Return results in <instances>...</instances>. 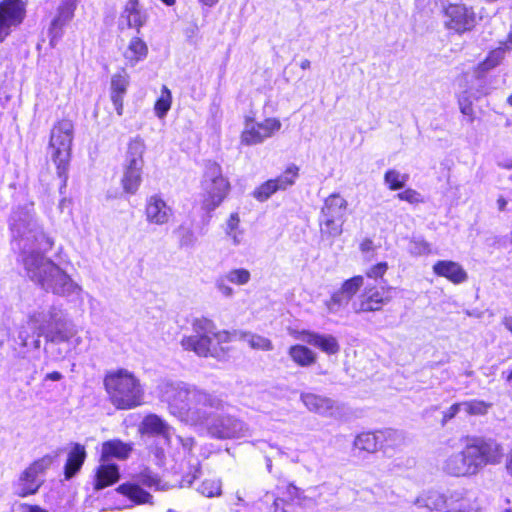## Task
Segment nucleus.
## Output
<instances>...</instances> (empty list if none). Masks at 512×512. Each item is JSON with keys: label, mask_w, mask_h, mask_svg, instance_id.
<instances>
[{"label": "nucleus", "mask_w": 512, "mask_h": 512, "mask_svg": "<svg viewBox=\"0 0 512 512\" xmlns=\"http://www.w3.org/2000/svg\"><path fill=\"white\" fill-rule=\"evenodd\" d=\"M478 17L473 7L464 4H449L444 8V27L458 35L472 31L478 24Z\"/></svg>", "instance_id": "11"}, {"label": "nucleus", "mask_w": 512, "mask_h": 512, "mask_svg": "<svg viewBox=\"0 0 512 512\" xmlns=\"http://www.w3.org/2000/svg\"><path fill=\"white\" fill-rule=\"evenodd\" d=\"M74 138V125L71 120L63 119L51 129L49 148L51 158L57 168V174L66 186L68 168L71 159V147Z\"/></svg>", "instance_id": "6"}, {"label": "nucleus", "mask_w": 512, "mask_h": 512, "mask_svg": "<svg viewBox=\"0 0 512 512\" xmlns=\"http://www.w3.org/2000/svg\"><path fill=\"white\" fill-rule=\"evenodd\" d=\"M392 434V430L377 431L376 433H361L356 437L354 446L363 451L375 452L382 446L384 438L386 436H391Z\"/></svg>", "instance_id": "32"}, {"label": "nucleus", "mask_w": 512, "mask_h": 512, "mask_svg": "<svg viewBox=\"0 0 512 512\" xmlns=\"http://www.w3.org/2000/svg\"><path fill=\"white\" fill-rule=\"evenodd\" d=\"M148 54V46L140 37H132L124 51V58L130 66H135L143 61Z\"/></svg>", "instance_id": "34"}, {"label": "nucleus", "mask_w": 512, "mask_h": 512, "mask_svg": "<svg viewBox=\"0 0 512 512\" xmlns=\"http://www.w3.org/2000/svg\"><path fill=\"white\" fill-rule=\"evenodd\" d=\"M408 179L409 176L407 174H402L395 169H389L384 174V182L390 190L402 189L406 185Z\"/></svg>", "instance_id": "41"}, {"label": "nucleus", "mask_w": 512, "mask_h": 512, "mask_svg": "<svg viewBox=\"0 0 512 512\" xmlns=\"http://www.w3.org/2000/svg\"><path fill=\"white\" fill-rule=\"evenodd\" d=\"M235 496L237 499V502L235 503L236 506H243V507L248 506L247 502L242 498L239 491L236 492Z\"/></svg>", "instance_id": "62"}, {"label": "nucleus", "mask_w": 512, "mask_h": 512, "mask_svg": "<svg viewBox=\"0 0 512 512\" xmlns=\"http://www.w3.org/2000/svg\"><path fill=\"white\" fill-rule=\"evenodd\" d=\"M139 431L144 435L162 437L169 442L173 428L160 416L149 414L142 420Z\"/></svg>", "instance_id": "28"}, {"label": "nucleus", "mask_w": 512, "mask_h": 512, "mask_svg": "<svg viewBox=\"0 0 512 512\" xmlns=\"http://www.w3.org/2000/svg\"><path fill=\"white\" fill-rule=\"evenodd\" d=\"M468 444L461 452L448 456L443 463V470L456 477L473 476L478 473L477 464Z\"/></svg>", "instance_id": "17"}, {"label": "nucleus", "mask_w": 512, "mask_h": 512, "mask_svg": "<svg viewBox=\"0 0 512 512\" xmlns=\"http://www.w3.org/2000/svg\"><path fill=\"white\" fill-rule=\"evenodd\" d=\"M117 491L129 497L136 504L150 503L152 498L148 492L135 484H122L117 488Z\"/></svg>", "instance_id": "37"}, {"label": "nucleus", "mask_w": 512, "mask_h": 512, "mask_svg": "<svg viewBox=\"0 0 512 512\" xmlns=\"http://www.w3.org/2000/svg\"><path fill=\"white\" fill-rule=\"evenodd\" d=\"M159 397L170 414L192 426L203 425L213 411H222L227 406L219 395L182 381L163 382Z\"/></svg>", "instance_id": "3"}, {"label": "nucleus", "mask_w": 512, "mask_h": 512, "mask_svg": "<svg viewBox=\"0 0 512 512\" xmlns=\"http://www.w3.org/2000/svg\"><path fill=\"white\" fill-rule=\"evenodd\" d=\"M193 334L181 339V346L200 357H217L216 345L227 343L231 335L226 330H218L214 322L207 318L195 319L192 323Z\"/></svg>", "instance_id": "5"}, {"label": "nucleus", "mask_w": 512, "mask_h": 512, "mask_svg": "<svg viewBox=\"0 0 512 512\" xmlns=\"http://www.w3.org/2000/svg\"><path fill=\"white\" fill-rule=\"evenodd\" d=\"M241 339L255 350L271 351L273 349L271 340L258 334L242 332Z\"/></svg>", "instance_id": "38"}, {"label": "nucleus", "mask_w": 512, "mask_h": 512, "mask_svg": "<svg viewBox=\"0 0 512 512\" xmlns=\"http://www.w3.org/2000/svg\"><path fill=\"white\" fill-rule=\"evenodd\" d=\"M408 251L413 256H422L431 251L430 244L422 238H412L408 245Z\"/></svg>", "instance_id": "46"}, {"label": "nucleus", "mask_w": 512, "mask_h": 512, "mask_svg": "<svg viewBox=\"0 0 512 512\" xmlns=\"http://www.w3.org/2000/svg\"><path fill=\"white\" fill-rule=\"evenodd\" d=\"M497 206L499 211H504L507 206V200L504 197H499L497 200Z\"/></svg>", "instance_id": "61"}, {"label": "nucleus", "mask_w": 512, "mask_h": 512, "mask_svg": "<svg viewBox=\"0 0 512 512\" xmlns=\"http://www.w3.org/2000/svg\"><path fill=\"white\" fill-rule=\"evenodd\" d=\"M85 447L79 443H73L68 453L67 461L64 467L65 478L70 479L81 469L86 459Z\"/></svg>", "instance_id": "33"}, {"label": "nucleus", "mask_w": 512, "mask_h": 512, "mask_svg": "<svg viewBox=\"0 0 512 512\" xmlns=\"http://www.w3.org/2000/svg\"><path fill=\"white\" fill-rule=\"evenodd\" d=\"M397 197L402 200L406 201L410 204H416L422 202V197L419 192H417L414 189L408 188L400 193L397 194Z\"/></svg>", "instance_id": "49"}, {"label": "nucleus", "mask_w": 512, "mask_h": 512, "mask_svg": "<svg viewBox=\"0 0 512 512\" xmlns=\"http://www.w3.org/2000/svg\"><path fill=\"white\" fill-rule=\"evenodd\" d=\"M9 228L17 261L29 280L58 296L81 297L82 287L46 256L54 240L39 224L33 205L15 208L9 218Z\"/></svg>", "instance_id": "1"}, {"label": "nucleus", "mask_w": 512, "mask_h": 512, "mask_svg": "<svg viewBox=\"0 0 512 512\" xmlns=\"http://www.w3.org/2000/svg\"><path fill=\"white\" fill-rule=\"evenodd\" d=\"M197 491L207 498L219 497L222 495V480L220 478L205 479L198 486Z\"/></svg>", "instance_id": "39"}, {"label": "nucleus", "mask_w": 512, "mask_h": 512, "mask_svg": "<svg viewBox=\"0 0 512 512\" xmlns=\"http://www.w3.org/2000/svg\"><path fill=\"white\" fill-rule=\"evenodd\" d=\"M133 451V444L123 442L120 439H112L102 443L101 462H108L111 458L126 460Z\"/></svg>", "instance_id": "29"}, {"label": "nucleus", "mask_w": 512, "mask_h": 512, "mask_svg": "<svg viewBox=\"0 0 512 512\" xmlns=\"http://www.w3.org/2000/svg\"><path fill=\"white\" fill-rule=\"evenodd\" d=\"M197 478V475L196 474H193L192 476H187L185 477L183 480H182V483H181V486L184 487V486H191L192 483L194 482V480Z\"/></svg>", "instance_id": "58"}, {"label": "nucleus", "mask_w": 512, "mask_h": 512, "mask_svg": "<svg viewBox=\"0 0 512 512\" xmlns=\"http://www.w3.org/2000/svg\"><path fill=\"white\" fill-rule=\"evenodd\" d=\"M56 458L57 454H46L30 463L14 481V493L20 497L36 494L44 484L46 473Z\"/></svg>", "instance_id": "8"}, {"label": "nucleus", "mask_w": 512, "mask_h": 512, "mask_svg": "<svg viewBox=\"0 0 512 512\" xmlns=\"http://www.w3.org/2000/svg\"><path fill=\"white\" fill-rule=\"evenodd\" d=\"M465 499L463 501H460L458 502L457 504V508L456 509H451V510H448L446 512H465V509H466V505L464 503Z\"/></svg>", "instance_id": "60"}, {"label": "nucleus", "mask_w": 512, "mask_h": 512, "mask_svg": "<svg viewBox=\"0 0 512 512\" xmlns=\"http://www.w3.org/2000/svg\"><path fill=\"white\" fill-rule=\"evenodd\" d=\"M299 339L328 355L337 354L340 345L337 338L331 334H321L314 331L304 330L300 332Z\"/></svg>", "instance_id": "24"}, {"label": "nucleus", "mask_w": 512, "mask_h": 512, "mask_svg": "<svg viewBox=\"0 0 512 512\" xmlns=\"http://www.w3.org/2000/svg\"><path fill=\"white\" fill-rule=\"evenodd\" d=\"M281 128V122L277 118H267L263 122H256L247 118L241 133V143L247 146L262 143L270 138Z\"/></svg>", "instance_id": "13"}, {"label": "nucleus", "mask_w": 512, "mask_h": 512, "mask_svg": "<svg viewBox=\"0 0 512 512\" xmlns=\"http://www.w3.org/2000/svg\"><path fill=\"white\" fill-rule=\"evenodd\" d=\"M140 482L149 488H154L155 490H164L166 488V485L162 484V481L158 476L150 472L143 473L140 476Z\"/></svg>", "instance_id": "47"}, {"label": "nucleus", "mask_w": 512, "mask_h": 512, "mask_svg": "<svg viewBox=\"0 0 512 512\" xmlns=\"http://www.w3.org/2000/svg\"><path fill=\"white\" fill-rule=\"evenodd\" d=\"M120 478L119 467L114 463L101 462L96 468L94 476V489L102 490L115 484Z\"/></svg>", "instance_id": "31"}, {"label": "nucleus", "mask_w": 512, "mask_h": 512, "mask_svg": "<svg viewBox=\"0 0 512 512\" xmlns=\"http://www.w3.org/2000/svg\"><path fill=\"white\" fill-rule=\"evenodd\" d=\"M172 95L167 86H163L159 98L157 99L154 111L158 118L162 119L166 116L171 108Z\"/></svg>", "instance_id": "40"}, {"label": "nucleus", "mask_w": 512, "mask_h": 512, "mask_svg": "<svg viewBox=\"0 0 512 512\" xmlns=\"http://www.w3.org/2000/svg\"><path fill=\"white\" fill-rule=\"evenodd\" d=\"M72 326L75 324L61 306H39L27 315L25 323L17 327L16 336L10 345L13 358L28 359L31 352H38L41 336L52 342L67 339L71 335Z\"/></svg>", "instance_id": "2"}, {"label": "nucleus", "mask_w": 512, "mask_h": 512, "mask_svg": "<svg viewBox=\"0 0 512 512\" xmlns=\"http://www.w3.org/2000/svg\"><path fill=\"white\" fill-rule=\"evenodd\" d=\"M433 272L437 276L445 277L454 284H460L467 280V272L454 261L439 260L433 265Z\"/></svg>", "instance_id": "30"}, {"label": "nucleus", "mask_w": 512, "mask_h": 512, "mask_svg": "<svg viewBox=\"0 0 512 512\" xmlns=\"http://www.w3.org/2000/svg\"><path fill=\"white\" fill-rule=\"evenodd\" d=\"M147 13L140 7L139 0H128L121 12L119 25L134 28L137 32L147 21Z\"/></svg>", "instance_id": "26"}, {"label": "nucleus", "mask_w": 512, "mask_h": 512, "mask_svg": "<svg viewBox=\"0 0 512 512\" xmlns=\"http://www.w3.org/2000/svg\"><path fill=\"white\" fill-rule=\"evenodd\" d=\"M173 209L159 195L154 194L146 199L145 218L147 223L163 226L173 217Z\"/></svg>", "instance_id": "20"}, {"label": "nucleus", "mask_w": 512, "mask_h": 512, "mask_svg": "<svg viewBox=\"0 0 512 512\" xmlns=\"http://www.w3.org/2000/svg\"><path fill=\"white\" fill-rule=\"evenodd\" d=\"M360 251L362 253H369L370 251H373L374 250V243L371 239L369 238H365L361 243H360Z\"/></svg>", "instance_id": "56"}, {"label": "nucleus", "mask_w": 512, "mask_h": 512, "mask_svg": "<svg viewBox=\"0 0 512 512\" xmlns=\"http://www.w3.org/2000/svg\"><path fill=\"white\" fill-rule=\"evenodd\" d=\"M226 235L230 238L232 244L235 246L240 245L243 241V231L240 229L228 232Z\"/></svg>", "instance_id": "53"}, {"label": "nucleus", "mask_w": 512, "mask_h": 512, "mask_svg": "<svg viewBox=\"0 0 512 512\" xmlns=\"http://www.w3.org/2000/svg\"><path fill=\"white\" fill-rule=\"evenodd\" d=\"M463 411L468 415H485L491 407L490 403L483 400H470L462 402Z\"/></svg>", "instance_id": "43"}, {"label": "nucleus", "mask_w": 512, "mask_h": 512, "mask_svg": "<svg viewBox=\"0 0 512 512\" xmlns=\"http://www.w3.org/2000/svg\"><path fill=\"white\" fill-rule=\"evenodd\" d=\"M490 93V89L481 87L477 88L475 91H464L458 96V104L462 114L471 117V121L473 120V107L472 100L479 99L482 96H485Z\"/></svg>", "instance_id": "35"}, {"label": "nucleus", "mask_w": 512, "mask_h": 512, "mask_svg": "<svg viewBox=\"0 0 512 512\" xmlns=\"http://www.w3.org/2000/svg\"><path fill=\"white\" fill-rule=\"evenodd\" d=\"M269 500L273 501L271 507L272 512H287V510L284 507L285 501L283 499L275 498L273 494L267 493L265 495V501L268 502Z\"/></svg>", "instance_id": "50"}, {"label": "nucleus", "mask_w": 512, "mask_h": 512, "mask_svg": "<svg viewBox=\"0 0 512 512\" xmlns=\"http://www.w3.org/2000/svg\"><path fill=\"white\" fill-rule=\"evenodd\" d=\"M350 300L351 299L339 289L331 295L330 299L325 302V305L329 313L335 314L342 307L346 306Z\"/></svg>", "instance_id": "42"}, {"label": "nucleus", "mask_w": 512, "mask_h": 512, "mask_svg": "<svg viewBox=\"0 0 512 512\" xmlns=\"http://www.w3.org/2000/svg\"><path fill=\"white\" fill-rule=\"evenodd\" d=\"M145 143L140 137L130 140L123 165L121 184L123 190L129 194H135L142 182L143 154Z\"/></svg>", "instance_id": "9"}, {"label": "nucleus", "mask_w": 512, "mask_h": 512, "mask_svg": "<svg viewBox=\"0 0 512 512\" xmlns=\"http://www.w3.org/2000/svg\"><path fill=\"white\" fill-rule=\"evenodd\" d=\"M465 494L466 492L463 489L450 491L447 495L438 491H427L418 496L414 504L429 510H441L463 501Z\"/></svg>", "instance_id": "19"}, {"label": "nucleus", "mask_w": 512, "mask_h": 512, "mask_svg": "<svg viewBox=\"0 0 512 512\" xmlns=\"http://www.w3.org/2000/svg\"><path fill=\"white\" fill-rule=\"evenodd\" d=\"M478 472L488 464H498L503 457L502 446L493 439H479L469 444Z\"/></svg>", "instance_id": "18"}, {"label": "nucleus", "mask_w": 512, "mask_h": 512, "mask_svg": "<svg viewBox=\"0 0 512 512\" xmlns=\"http://www.w3.org/2000/svg\"><path fill=\"white\" fill-rule=\"evenodd\" d=\"M347 207L348 202L338 193H333L325 199L319 218L323 234L331 237L342 234Z\"/></svg>", "instance_id": "10"}, {"label": "nucleus", "mask_w": 512, "mask_h": 512, "mask_svg": "<svg viewBox=\"0 0 512 512\" xmlns=\"http://www.w3.org/2000/svg\"><path fill=\"white\" fill-rule=\"evenodd\" d=\"M203 190L202 208L211 212L221 205L230 192V182L223 175L221 166L208 161L205 164V170L201 181Z\"/></svg>", "instance_id": "7"}, {"label": "nucleus", "mask_w": 512, "mask_h": 512, "mask_svg": "<svg viewBox=\"0 0 512 512\" xmlns=\"http://www.w3.org/2000/svg\"><path fill=\"white\" fill-rule=\"evenodd\" d=\"M504 325L512 333V317H506L504 319Z\"/></svg>", "instance_id": "63"}, {"label": "nucleus", "mask_w": 512, "mask_h": 512, "mask_svg": "<svg viewBox=\"0 0 512 512\" xmlns=\"http://www.w3.org/2000/svg\"><path fill=\"white\" fill-rule=\"evenodd\" d=\"M77 0H63L49 27L50 45L55 46L63 35L64 27L72 20Z\"/></svg>", "instance_id": "21"}, {"label": "nucleus", "mask_w": 512, "mask_h": 512, "mask_svg": "<svg viewBox=\"0 0 512 512\" xmlns=\"http://www.w3.org/2000/svg\"><path fill=\"white\" fill-rule=\"evenodd\" d=\"M506 469L508 473L512 476V449L510 450L507 456Z\"/></svg>", "instance_id": "59"}, {"label": "nucleus", "mask_w": 512, "mask_h": 512, "mask_svg": "<svg viewBox=\"0 0 512 512\" xmlns=\"http://www.w3.org/2000/svg\"><path fill=\"white\" fill-rule=\"evenodd\" d=\"M300 399L309 411L324 417H332L338 410V406L335 401L321 395L314 393H302Z\"/></svg>", "instance_id": "27"}, {"label": "nucleus", "mask_w": 512, "mask_h": 512, "mask_svg": "<svg viewBox=\"0 0 512 512\" xmlns=\"http://www.w3.org/2000/svg\"><path fill=\"white\" fill-rule=\"evenodd\" d=\"M461 410H463L462 402L453 404L443 413V424L454 418Z\"/></svg>", "instance_id": "51"}, {"label": "nucleus", "mask_w": 512, "mask_h": 512, "mask_svg": "<svg viewBox=\"0 0 512 512\" xmlns=\"http://www.w3.org/2000/svg\"><path fill=\"white\" fill-rule=\"evenodd\" d=\"M364 284L363 276H354L346 281L341 286V290L346 294L350 299L359 291V289Z\"/></svg>", "instance_id": "45"}, {"label": "nucleus", "mask_w": 512, "mask_h": 512, "mask_svg": "<svg viewBox=\"0 0 512 512\" xmlns=\"http://www.w3.org/2000/svg\"><path fill=\"white\" fill-rule=\"evenodd\" d=\"M207 429V433L215 439L225 440L241 438L248 435L247 425L230 415L219 416L211 421L209 418L202 425Z\"/></svg>", "instance_id": "12"}, {"label": "nucleus", "mask_w": 512, "mask_h": 512, "mask_svg": "<svg viewBox=\"0 0 512 512\" xmlns=\"http://www.w3.org/2000/svg\"><path fill=\"white\" fill-rule=\"evenodd\" d=\"M250 280L251 273L249 270L245 268H234L218 276L215 280V287L222 296L232 298L235 291L228 283L243 286L248 284Z\"/></svg>", "instance_id": "22"}, {"label": "nucleus", "mask_w": 512, "mask_h": 512, "mask_svg": "<svg viewBox=\"0 0 512 512\" xmlns=\"http://www.w3.org/2000/svg\"><path fill=\"white\" fill-rule=\"evenodd\" d=\"M299 173V168L292 164L277 178L269 179L258 186L252 193L253 197L259 202L267 201L278 191H284L292 186Z\"/></svg>", "instance_id": "14"}, {"label": "nucleus", "mask_w": 512, "mask_h": 512, "mask_svg": "<svg viewBox=\"0 0 512 512\" xmlns=\"http://www.w3.org/2000/svg\"><path fill=\"white\" fill-rule=\"evenodd\" d=\"M10 337V328L3 322L0 323V348Z\"/></svg>", "instance_id": "54"}, {"label": "nucleus", "mask_w": 512, "mask_h": 512, "mask_svg": "<svg viewBox=\"0 0 512 512\" xmlns=\"http://www.w3.org/2000/svg\"><path fill=\"white\" fill-rule=\"evenodd\" d=\"M505 48L499 47L493 51H491L486 59L480 64V69L482 71L490 70L496 66H498L501 61L504 59Z\"/></svg>", "instance_id": "44"}, {"label": "nucleus", "mask_w": 512, "mask_h": 512, "mask_svg": "<svg viewBox=\"0 0 512 512\" xmlns=\"http://www.w3.org/2000/svg\"><path fill=\"white\" fill-rule=\"evenodd\" d=\"M104 386L111 403L117 409L130 410L144 402V386L128 369L119 368L108 372L104 378Z\"/></svg>", "instance_id": "4"}, {"label": "nucleus", "mask_w": 512, "mask_h": 512, "mask_svg": "<svg viewBox=\"0 0 512 512\" xmlns=\"http://www.w3.org/2000/svg\"><path fill=\"white\" fill-rule=\"evenodd\" d=\"M239 224H240V218H239L238 213H236V212L232 213L230 215L229 219L227 220L225 232L228 233V232H231L234 230H238Z\"/></svg>", "instance_id": "52"}, {"label": "nucleus", "mask_w": 512, "mask_h": 512, "mask_svg": "<svg viewBox=\"0 0 512 512\" xmlns=\"http://www.w3.org/2000/svg\"><path fill=\"white\" fill-rule=\"evenodd\" d=\"M63 378L62 374L58 371H53L46 374L45 379L51 381H60Z\"/></svg>", "instance_id": "57"}, {"label": "nucleus", "mask_w": 512, "mask_h": 512, "mask_svg": "<svg viewBox=\"0 0 512 512\" xmlns=\"http://www.w3.org/2000/svg\"><path fill=\"white\" fill-rule=\"evenodd\" d=\"M25 17V5L21 0H4L0 3V43L19 26Z\"/></svg>", "instance_id": "16"}, {"label": "nucleus", "mask_w": 512, "mask_h": 512, "mask_svg": "<svg viewBox=\"0 0 512 512\" xmlns=\"http://www.w3.org/2000/svg\"><path fill=\"white\" fill-rule=\"evenodd\" d=\"M130 84V76L125 69H121L111 77L110 99L119 116L123 114V102Z\"/></svg>", "instance_id": "25"}, {"label": "nucleus", "mask_w": 512, "mask_h": 512, "mask_svg": "<svg viewBox=\"0 0 512 512\" xmlns=\"http://www.w3.org/2000/svg\"><path fill=\"white\" fill-rule=\"evenodd\" d=\"M177 439L180 442V444L182 445L183 449L187 452H190L195 445V440L192 437L184 438V437L178 436Z\"/></svg>", "instance_id": "55"}, {"label": "nucleus", "mask_w": 512, "mask_h": 512, "mask_svg": "<svg viewBox=\"0 0 512 512\" xmlns=\"http://www.w3.org/2000/svg\"><path fill=\"white\" fill-rule=\"evenodd\" d=\"M290 358L301 367H308L316 362V354L304 345H293L289 348Z\"/></svg>", "instance_id": "36"}, {"label": "nucleus", "mask_w": 512, "mask_h": 512, "mask_svg": "<svg viewBox=\"0 0 512 512\" xmlns=\"http://www.w3.org/2000/svg\"><path fill=\"white\" fill-rule=\"evenodd\" d=\"M386 292L384 287L365 286L361 294L352 303L353 311L357 314L380 311L391 300Z\"/></svg>", "instance_id": "15"}, {"label": "nucleus", "mask_w": 512, "mask_h": 512, "mask_svg": "<svg viewBox=\"0 0 512 512\" xmlns=\"http://www.w3.org/2000/svg\"><path fill=\"white\" fill-rule=\"evenodd\" d=\"M71 335L67 339H59L58 341H46L47 347L45 351L48 357L54 361L65 359L73 349L82 343V338L78 336L76 326L71 327Z\"/></svg>", "instance_id": "23"}, {"label": "nucleus", "mask_w": 512, "mask_h": 512, "mask_svg": "<svg viewBox=\"0 0 512 512\" xmlns=\"http://www.w3.org/2000/svg\"><path fill=\"white\" fill-rule=\"evenodd\" d=\"M388 270V264L387 262H379L373 266H371L369 269L366 270L365 275L374 280L383 279V276Z\"/></svg>", "instance_id": "48"}, {"label": "nucleus", "mask_w": 512, "mask_h": 512, "mask_svg": "<svg viewBox=\"0 0 512 512\" xmlns=\"http://www.w3.org/2000/svg\"><path fill=\"white\" fill-rule=\"evenodd\" d=\"M27 512H48V511H46L45 509H42L39 506H31V507H29Z\"/></svg>", "instance_id": "64"}]
</instances>
